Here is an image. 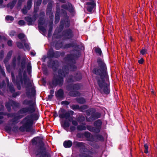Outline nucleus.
Instances as JSON below:
<instances>
[{"mask_svg": "<svg viewBox=\"0 0 157 157\" xmlns=\"http://www.w3.org/2000/svg\"><path fill=\"white\" fill-rule=\"evenodd\" d=\"M70 129L71 132H73L76 129L75 126L71 125L70 126Z\"/></svg>", "mask_w": 157, "mask_h": 157, "instance_id": "bf43d9fd", "label": "nucleus"}, {"mask_svg": "<svg viewBox=\"0 0 157 157\" xmlns=\"http://www.w3.org/2000/svg\"><path fill=\"white\" fill-rule=\"evenodd\" d=\"M66 27H68L70 25V21L69 19L68 18H67L66 21H63V20L61 21L60 22V25L59 26V28H60V31L62 30L64 27V26Z\"/></svg>", "mask_w": 157, "mask_h": 157, "instance_id": "412c9836", "label": "nucleus"}, {"mask_svg": "<svg viewBox=\"0 0 157 157\" xmlns=\"http://www.w3.org/2000/svg\"><path fill=\"white\" fill-rule=\"evenodd\" d=\"M93 109H90L86 110V115L87 116H89L90 114L91 115V114L93 112Z\"/></svg>", "mask_w": 157, "mask_h": 157, "instance_id": "c03bdc74", "label": "nucleus"}, {"mask_svg": "<svg viewBox=\"0 0 157 157\" xmlns=\"http://www.w3.org/2000/svg\"><path fill=\"white\" fill-rule=\"evenodd\" d=\"M85 120V117L84 116H81L78 118V121L79 122H83Z\"/></svg>", "mask_w": 157, "mask_h": 157, "instance_id": "de8ad7c7", "label": "nucleus"}, {"mask_svg": "<svg viewBox=\"0 0 157 157\" xmlns=\"http://www.w3.org/2000/svg\"><path fill=\"white\" fill-rule=\"evenodd\" d=\"M38 119L37 115L36 113L29 115L21 121V123L23 124L22 126L19 128L18 126H14L12 128V131L15 133L18 132L19 131L29 132L32 129L34 121Z\"/></svg>", "mask_w": 157, "mask_h": 157, "instance_id": "7ed1b4c3", "label": "nucleus"}, {"mask_svg": "<svg viewBox=\"0 0 157 157\" xmlns=\"http://www.w3.org/2000/svg\"><path fill=\"white\" fill-rule=\"evenodd\" d=\"M2 112H0V124L2 123L4 121L3 120V117L2 116Z\"/></svg>", "mask_w": 157, "mask_h": 157, "instance_id": "864d4df0", "label": "nucleus"}, {"mask_svg": "<svg viewBox=\"0 0 157 157\" xmlns=\"http://www.w3.org/2000/svg\"><path fill=\"white\" fill-rule=\"evenodd\" d=\"M12 51H10L7 54V56L4 60V63L6 64L9 60L10 59L12 54Z\"/></svg>", "mask_w": 157, "mask_h": 157, "instance_id": "cd10ccee", "label": "nucleus"}, {"mask_svg": "<svg viewBox=\"0 0 157 157\" xmlns=\"http://www.w3.org/2000/svg\"><path fill=\"white\" fill-rule=\"evenodd\" d=\"M17 0H13L12 2L9 3L7 5V7L10 8L11 9L13 8Z\"/></svg>", "mask_w": 157, "mask_h": 157, "instance_id": "2f4dec72", "label": "nucleus"}, {"mask_svg": "<svg viewBox=\"0 0 157 157\" xmlns=\"http://www.w3.org/2000/svg\"><path fill=\"white\" fill-rule=\"evenodd\" d=\"M73 145L75 147L80 148V151L82 152L80 154V157H91L89 155L91 154V152L86 148L85 144L82 142L75 141L73 143Z\"/></svg>", "mask_w": 157, "mask_h": 157, "instance_id": "423d86ee", "label": "nucleus"}, {"mask_svg": "<svg viewBox=\"0 0 157 157\" xmlns=\"http://www.w3.org/2000/svg\"><path fill=\"white\" fill-rule=\"evenodd\" d=\"M95 137L96 138L97 140L100 141H103L104 140V138L103 136L99 134L95 136Z\"/></svg>", "mask_w": 157, "mask_h": 157, "instance_id": "a18cd8bd", "label": "nucleus"}, {"mask_svg": "<svg viewBox=\"0 0 157 157\" xmlns=\"http://www.w3.org/2000/svg\"><path fill=\"white\" fill-rule=\"evenodd\" d=\"M146 50L144 49H143L141 50L140 51V53L142 55H144L146 53Z\"/></svg>", "mask_w": 157, "mask_h": 157, "instance_id": "0e129e2a", "label": "nucleus"}, {"mask_svg": "<svg viewBox=\"0 0 157 157\" xmlns=\"http://www.w3.org/2000/svg\"><path fill=\"white\" fill-rule=\"evenodd\" d=\"M63 36L65 39H70L73 36L72 31L70 29H67L64 31L63 32Z\"/></svg>", "mask_w": 157, "mask_h": 157, "instance_id": "f3484780", "label": "nucleus"}, {"mask_svg": "<svg viewBox=\"0 0 157 157\" xmlns=\"http://www.w3.org/2000/svg\"><path fill=\"white\" fill-rule=\"evenodd\" d=\"M99 69H94L93 72L96 75H99L100 77L98 79L97 83L98 86V90L101 94H108L110 91L109 88V84L105 82L104 78H106L107 68L105 64L102 59L98 58L97 60Z\"/></svg>", "mask_w": 157, "mask_h": 157, "instance_id": "f03ea898", "label": "nucleus"}, {"mask_svg": "<svg viewBox=\"0 0 157 157\" xmlns=\"http://www.w3.org/2000/svg\"><path fill=\"white\" fill-rule=\"evenodd\" d=\"M18 24L19 25L22 26L25 25V22L24 21L20 20L18 21Z\"/></svg>", "mask_w": 157, "mask_h": 157, "instance_id": "4d7b16f0", "label": "nucleus"}, {"mask_svg": "<svg viewBox=\"0 0 157 157\" xmlns=\"http://www.w3.org/2000/svg\"><path fill=\"white\" fill-rule=\"evenodd\" d=\"M47 15H49V17H50V19L52 21V22L53 21V17H54L53 13L52 12H49L48 13V14Z\"/></svg>", "mask_w": 157, "mask_h": 157, "instance_id": "3c124183", "label": "nucleus"}, {"mask_svg": "<svg viewBox=\"0 0 157 157\" xmlns=\"http://www.w3.org/2000/svg\"><path fill=\"white\" fill-rule=\"evenodd\" d=\"M32 101L31 100H29L27 99L24 100L23 101V105H29V106H33V105H32L31 104L32 103Z\"/></svg>", "mask_w": 157, "mask_h": 157, "instance_id": "c9c22d12", "label": "nucleus"}, {"mask_svg": "<svg viewBox=\"0 0 157 157\" xmlns=\"http://www.w3.org/2000/svg\"><path fill=\"white\" fill-rule=\"evenodd\" d=\"M24 83L26 84V94L28 97L31 95H34L36 94V90L34 86L33 85L32 82L29 80L26 83V79L25 78H23Z\"/></svg>", "mask_w": 157, "mask_h": 157, "instance_id": "0eeeda50", "label": "nucleus"}, {"mask_svg": "<svg viewBox=\"0 0 157 157\" xmlns=\"http://www.w3.org/2000/svg\"><path fill=\"white\" fill-rule=\"evenodd\" d=\"M28 10H29L27 9V8L25 6L24 8L21 10V12L25 14L27 13Z\"/></svg>", "mask_w": 157, "mask_h": 157, "instance_id": "8fccbe9b", "label": "nucleus"}, {"mask_svg": "<svg viewBox=\"0 0 157 157\" xmlns=\"http://www.w3.org/2000/svg\"><path fill=\"white\" fill-rule=\"evenodd\" d=\"M102 123L101 121L99 119L96 121L94 123V125L96 129V131L98 132V133H99L100 131Z\"/></svg>", "mask_w": 157, "mask_h": 157, "instance_id": "4be33fe9", "label": "nucleus"}, {"mask_svg": "<svg viewBox=\"0 0 157 157\" xmlns=\"http://www.w3.org/2000/svg\"><path fill=\"white\" fill-rule=\"evenodd\" d=\"M6 106L9 112H10L11 110V106L13 109L15 108H17L19 106V104L12 100L9 101L8 102H6L5 105Z\"/></svg>", "mask_w": 157, "mask_h": 157, "instance_id": "f8f14e48", "label": "nucleus"}, {"mask_svg": "<svg viewBox=\"0 0 157 157\" xmlns=\"http://www.w3.org/2000/svg\"><path fill=\"white\" fill-rule=\"evenodd\" d=\"M63 92L62 89H59L58 91L55 92V95L56 98L58 99H61L63 98Z\"/></svg>", "mask_w": 157, "mask_h": 157, "instance_id": "393cba45", "label": "nucleus"}, {"mask_svg": "<svg viewBox=\"0 0 157 157\" xmlns=\"http://www.w3.org/2000/svg\"><path fill=\"white\" fill-rule=\"evenodd\" d=\"M52 9V5L51 2H49L48 4L47 9V14H48L49 12H52L51 10Z\"/></svg>", "mask_w": 157, "mask_h": 157, "instance_id": "f704fd0d", "label": "nucleus"}, {"mask_svg": "<svg viewBox=\"0 0 157 157\" xmlns=\"http://www.w3.org/2000/svg\"><path fill=\"white\" fill-rule=\"evenodd\" d=\"M49 26H50V28L49 29V30H48V36H49L51 33L52 32V26H51V25L50 24L49 25Z\"/></svg>", "mask_w": 157, "mask_h": 157, "instance_id": "680f3d73", "label": "nucleus"}, {"mask_svg": "<svg viewBox=\"0 0 157 157\" xmlns=\"http://www.w3.org/2000/svg\"><path fill=\"white\" fill-rule=\"evenodd\" d=\"M85 124L84 125H78L77 127L78 130L79 131L85 130L86 129V127L85 126Z\"/></svg>", "mask_w": 157, "mask_h": 157, "instance_id": "e433bc0d", "label": "nucleus"}, {"mask_svg": "<svg viewBox=\"0 0 157 157\" xmlns=\"http://www.w3.org/2000/svg\"><path fill=\"white\" fill-rule=\"evenodd\" d=\"M6 68L7 71L9 72H10L11 71L10 66V65H6Z\"/></svg>", "mask_w": 157, "mask_h": 157, "instance_id": "338daca9", "label": "nucleus"}, {"mask_svg": "<svg viewBox=\"0 0 157 157\" xmlns=\"http://www.w3.org/2000/svg\"><path fill=\"white\" fill-rule=\"evenodd\" d=\"M59 9L57 7L56 13L55 15V24L57 23L60 19V14L59 13Z\"/></svg>", "mask_w": 157, "mask_h": 157, "instance_id": "a878e982", "label": "nucleus"}, {"mask_svg": "<svg viewBox=\"0 0 157 157\" xmlns=\"http://www.w3.org/2000/svg\"><path fill=\"white\" fill-rule=\"evenodd\" d=\"M74 46L73 43H71L66 44L65 45L63 46L62 45V43L59 44L57 43L56 44V48L57 50L59 49L60 48H68L71 47H73Z\"/></svg>", "mask_w": 157, "mask_h": 157, "instance_id": "6ab92c4d", "label": "nucleus"}, {"mask_svg": "<svg viewBox=\"0 0 157 157\" xmlns=\"http://www.w3.org/2000/svg\"><path fill=\"white\" fill-rule=\"evenodd\" d=\"M6 81L7 82V86L9 87L10 91L11 92H13L15 91V90L12 84H9V80L8 79L6 78Z\"/></svg>", "mask_w": 157, "mask_h": 157, "instance_id": "c756f323", "label": "nucleus"}, {"mask_svg": "<svg viewBox=\"0 0 157 157\" xmlns=\"http://www.w3.org/2000/svg\"><path fill=\"white\" fill-rule=\"evenodd\" d=\"M94 49L96 53L101 56L102 54L100 48L98 47H95Z\"/></svg>", "mask_w": 157, "mask_h": 157, "instance_id": "37998d69", "label": "nucleus"}, {"mask_svg": "<svg viewBox=\"0 0 157 157\" xmlns=\"http://www.w3.org/2000/svg\"><path fill=\"white\" fill-rule=\"evenodd\" d=\"M0 72L2 73V75L4 76H5V73L4 71V69L2 68L0 65Z\"/></svg>", "mask_w": 157, "mask_h": 157, "instance_id": "5fc2aeb1", "label": "nucleus"}, {"mask_svg": "<svg viewBox=\"0 0 157 157\" xmlns=\"http://www.w3.org/2000/svg\"><path fill=\"white\" fill-rule=\"evenodd\" d=\"M35 111V108L34 106H29L21 109L17 113H8L7 115L8 117H13L11 121L13 124H15L19 122V120L23 117V114L32 113Z\"/></svg>", "mask_w": 157, "mask_h": 157, "instance_id": "20e7f679", "label": "nucleus"}, {"mask_svg": "<svg viewBox=\"0 0 157 157\" xmlns=\"http://www.w3.org/2000/svg\"><path fill=\"white\" fill-rule=\"evenodd\" d=\"M22 42L24 44V46L27 50H29L30 49L29 44L26 42L25 39H24L22 40Z\"/></svg>", "mask_w": 157, "mask_h": 157, "instance_id": "4c0bfd02", "label": "nucleus"}, {"mask_svg": "<svg viewBox=\"0 0 157 157\" xmlns=\"http://www.w3.org/2000/svg\"><path fill=\"white\" fill-rule=\"evenodd\" d=\"M44 20L43 17H40L38 21V28L39 30L43 33H45L46 31V29L42 26L44 23Z\"/></svg>", "mask_w": 157, "mask_h": 157, "instance_id": "dca6fc26", "label": "nucleus"}, {"mask_svg": "<svg viewBox=\"0 0 157 157\" xmlns=\"http://www.w3.org/2000/svg\"><path fill=\"white\" fill-rule=\"evenodd\" d=\"M25 1V0H18L17 6H18L20 7L22 5V3L23 2H24Z\"/></svg>", "mask_w": 157, "mask_h": 157, "instance_id": "052dcab7", "label": "nucleus"}, {"mask_svg": "<svg viewBox=\"0 0 157 157\" xmlns=\"http://www.w3.org/2000/svg\"><path fill=\"white\" fill-rule=\"evenodd\" d=\"M37 17V15L35 14L33 15V18H31L29 16H27L25 17V19L27 22L28 25H31L34 24Z\"/></svg>", "mask_w": 157, "mask_h": 157, "instance_id": "2eb2a0df", "label": "nucleus"}, {"mask_svg": "<svg viewBox=\"0 0 157 157\" xmlns=\"http://www.w3.org/2000/svg\"><path fill=\"white\" fill-rule=\"evenodd\" d=\"M86 128L87 130L90 132L98 133V132L96 131V129L95 127H93L90 125H87L86 126Z\"/></svg>", "mask_w": 157, "mask_h": 157, "instance_id": "7c9ffc66", "label": "nucleus"}, {"mask_svg": "<svg viewBox=\"0 0 157 157\" xmlns=\"http://www.w3.org/2000/svg\"><path fill=\"white\" fill-rule=\"evenodd\" d=\"M32 0H29L27 4L26 8H27V9L29 10L32 7Z\"/></svg>", "mask_w": 157, "mask_h": 157, "instance_id": "a19ab883", "label": "nucleus"}, {"mask_svg": "<svg viewBox=\"0 0 157 157\" xmlns=\"http://www.w3.org/2000/svg\"><path fill=\"white\" fill-rule=\"evenodd\" d=\"M25 36V35L22 33H20L18 35V38L20 40L24 38Z\"/></svg>", "mask_w": 157, "mask_h": 157, "instance_id": "6e6d98bb", "label": "nucleus"}, {"mask_svg": "<svg viewBox=\"0 0 157 157\" xmlns=\"http://www.w3.org/2000/svg\"><path fill=\"white\" fill-rule=\"evenodd\" d=\"M49 63V67L52 68L54 71L57 70L59 65V63L57 60L50 61Z\"/></svg>", "mask_w": 157, "mask_h": 157, "instance_id": "a211bd4d", "label": "nucleus"}, {"mask_svg": "<svg viewBox=\"0 0 157 157\" xmlns=\"http://www.w3.org/2000/svg\"><path fill=\"white\" fill-rule=\"evenodd\" d=\"M4 56V52L1 51L0 52V59H2Z\"/></svg>", "mask_w": 157, "mask_h": 157, "instance_id": "69168bd1", "label": "nucleus"}, {"mask_svg": "<svg viewBox=\"0 0 157 157\" xmlns=\"http://www.w3.org/2000/svg\"><path fill=\"white\" fill-rule=\"evenodd\" d=\"M88 108L87 105H83L80 106H79V110L82 112H84L85 110Z\"/></svg>", "mask_w": 157, "mask_h": 157, "instance_id": "ea45409f", "label": "nucleus"}, {"mask_svg": "<svg viewBox=\"0 0 157 157\" xmlns=\"http://www.w3.org/2000/svg\"><path fill=\"white\" fill-rule=\"evenodd\" d=\"M144 147L145 148V150H144V152L146 153H148V151H147L148 146L146 144H144Z\"/></svg>", "mask_w": 157, "mask_h": 157, "instance_id": "e2e57ef3", "label": "nucleus"}, {"mask_svg": "<svg viewBox=\"0 0 157 157\" xmlns=\"http://www.w3.org/2000/svg\"><path fill=\"white\" fill-rule=\"evenodd\" d=\"M61 7L63 9L68 10L70 12H73L74 8L70 3H68L67 5L63 4L61 6Z\"/></svg>", "mask_w": 157, "mask_h": 157, "instance_id": "b1692460", "label": "nucleus"}, {"mask_svg": "<svg viewBox=\"0 0 157 157\" xmlns=\"http://www.w3.org/2000/svg\"><path fill=\"white\" fill-rule=\"evenodd\" d=\"M42 0H37L36 2H34V13H36L37 12L38 9V7L39 6L41 3Z\"/></svg>", "mask_w": 157, "mask_h": 157, "instance_id": "bb28decb", "label": "nucleus"}, {"mask_svg": "<svg viewBox=\"0 0 157 157\" xmlns=\"http://www.w3.org/2000/svg\"><path fill=\"white\" fill-rule=\"evenodd\" d=\"M76 100L77 102L81 104H82L86 102L85 100L82 97H79L76 98Z\"/></svg>", "mask_w": 157, "mask_h": 157, "instance_id": "72a5a7b5", "label": "nucleus"}, {"mask_svg": "<svg viewBox=\"0 0 157 157\" xmlns=\"http://www.w3.org/2000/svg\"><path fill=\"white\" fill-rule=\"evenodd\" d=\"M86 5L87 6V10L89 12H91L96 6V4L93 1L91 2H87L86 3Z\"/></svg>", "mask_w": 157, "mask_h": 157, "instance_id": "5701e85b", "label": "nucleus"}, {"mask_svg": "<svg viewBox=\"0 0 157 157\" xmlns=\"http://www.w3.org/2000/svg\"><path fill=\"white\" fill-rule=\"evenodd\" d=\"M71 108L73 110L76 109L79 110V106L78 105H73L71 106Z\"/></svg>", "mask_w": 157, "mask_h": 157, "instance_id": "09e8293b", "label": "nucleus"}, {"mask_svg": "<svg viewBox=\"0 0 157 157\" xmlns=\"http://www.w3.org/2000/svg\"><path fill=\"white\" fill-rule=\"evenodd\" d=\"M59 116L61 118L67 119L70 117L69 113L64 109H61L59 112Z\"/></svg>", "mask_w": 157, "mask_h": 157, "instance_id": "4468645a", "label": "nucleus"}, {"mask_svg": "<svg viewBox=\"0 0 157 157\" xmlns=\"http://www.w3.org/2000/svg\"><path fill=\"white\" fill-rule=\"evenodd\" d=\"M73 117H70L68 119V121L65 120L63 122H61V124L62 127L67 131H68V128L70 125V123L69 121L71 122L73 125L76 126L78 124V122L76 120H73Z\"/></svg>", "mask_w": 157, "mask_h": 157, "instance_id": "6e6552de", "label": "nucleus"}, {"mask_svg": "<svg viewBox=\"0 0 157 157\" xmlns=\"http://www.w3.org/2000/svg\"><path fill=\"white\" fill-rule=\"evenodd\" d=\"M72 144V141L70 140L65 141L63 144V146L65 148H69L71 146Z\"/></svg>", "mask_w": 157, "mask_h": 157, "instance_id": "c85d7f7f", "label": "nucleus"}, {"mask_svg": "<svg viewBox=\"0 0 157 157\" xmlns=\"http://www.w3.org/2000/svg\"><path fill=\"white\" fill-rule=\"evenodd\" d=\"M84 136L87 138L88 140L92 141V137L93 136L91 135L90 133L88 132H85L84 133Z\"/></svg>", "mask_w": 157, "mask_h": 157, "instance_id": "473e14b6", "label": "nucleus"}, {"mask_svg": "<svg viewBox=\"0 0 157 157\" xmlns=\"http://www.w3.org/2000/svg\"><path fill=\"white\" fill-rule=\"evenodd\" d=\"M80 87V86L78 84H70L68 87V89L71 90L69 93L70 95L73 97L79 96L80 93L76 90H79Z\"/></svg>", "mask_w": 157, "mask_h": 157, "instance_id": "1a4fd4ad", "label": "nucleus"}, {"mask_svg": "<svg viewBox=\"0 0 157 157\" xmlns=\"http://www.w3.org/2000/svg\"><path fill=\"white\" fill-rule=\"evenodd\" d=\"M16 57H14L12 60V63H11V66L13 67V68L15 69L16 66Z\"/></svg>", "mask_w": 157, "mask_h": 157, "instance_id": "79ce46f5", "label": "nucleus"}, {"mask_svg": "<svg viewBox=\"0 0 157 157\" xmlns=\"http://www.w3.org/2000/svg\"><path fill=\"white\" fill-rule=\"evenodd\" d=\"M59 52L57 51L54 52L53 49L51 48L48 51V56L50 58H52L55 57L57 58L58 56L57 55H59Z\"/></svg>", "mask_w": 157, "mask_h": 157, "instance_id": "aec40b11", "label": "nucleus"}, {"mask_svg": "<svg viewBox=\"0 0 157 157\" xmlns=\"http://www.w3.org/2000/svg\"><path fill=\"white\" fill-rule=\"evenodd\" d=\"M5 19L9 22H11L13 21L14 18L12 16L8 15L6 17Z\"/></svg>", "mask_w": 157, "mask_h": 157, "instance_id": "58836bf2", "label": "nucleus"}, {"mask_svg": "<svg viewBox=\"0 0 157 157\" xmlns=\"http://www.w3.org/2000/svg\"><path fill=\"white\" fill-rule=\"evenodd\" d=\"M73 54L67 55L65 58V60L69 63L67 66H64L62 69H59L57 75L55 73L54 74L52 81L53 86H62L63 83L64 78L67 76L69 71H73L76 70V67L75 65L76 63L75 59L79 56L80 52L79 50H77L73 51Z\"/></svg>", "mask_w": 157, "mask_h": 157, "instance_id": "f257e3e1", "label": "nucleus"}, {"mask_svg": "<svg viewBox=\"0 0 157 157\" xmlns=\"http://www.w3.org/2000/svg\"><path fill=\"white\" fill-rule=\"evenodd\" d=\"M101 114L100 113L96 112L95 110L93 109V112L91 116L88 118H86V121L90 122L93 121L101 117Z\"/></svg>", "mask_w": 157, "mask_h": 157, "instance_id": "ddd939ff", "label": "nucleus"}, {"mask_svg": "<svg viewBox=\"0 0 157 157\" xmlns=\"http://www.w3.org/2000/svg\"><path fill=\"white\" fill-rule=\"evenodd\" d=\"M31 68L32 67L31 63L30 62L28 63L27 65V71L29 73L30 72L31 70Z\"/></svg>", "mask_w": 157, "mask_h": 157, "instance_id": "49530a36", "label": "nucleus"}, {"mask_svg": "<svg viewBox=\"0 0 157 157\" xmlns=\"http://www.w3.org/2000/svg\"><path fill=\"white\" fill-rule=\"evenodd\" d=\"M17 47L19 48H23L24 47L23 45L21 42H18L17 43Z\"/></svg>", "mask_w": 157, "mask_h": 157, "instance_id": "603ef678", "label": "nucleus"}, {"mask_svg": "<svg viewBox=\"0 0 157 157\" xmlns=\"http://www.w3.org/2000/svg\"><path fill=\"white\" fill-rule=\"evenodd\" d=\"M37 141V138H34L32 140V142L33 144H35L36 142Z\"/></svg>", "mask_w": 157, "mask_h": 157, "instance_id": "774afa93", "label": "nucleus"}, {"mask_svg": "<svg viewBox=\"0 0 157 157\" xmlns=\"http://www.w3.org/2000/svg\"><path fill=\"white\" fill-rule=\"evenodd\" d=\"M37 157H48L47 153L45 148L43 146H41L35 152Z\"/></svg>", "mask_w": 157, "mask_h": 157, "instance_id": "9d476101", "label": "nucleus"}, {"mask_svg": "<svg viewBox=\"0 0 157 157\" xmlns=\"http://www.w3.org/2000/svg\"><path fill=\"white\" fill-rule=\"evenodd\" d=\"M20 92L19 91H18L17 92H16V93H14L13 95L12 96L13 97L15 98L16 97H17V96H18L20 95Z\"/></svg>", "mask_w": 157, "mask_h": 157, "instance_id": "13d9d810", "label": "nucleus"}, {"mask_svg": "<svg viewBox=\"0 0 157 157\" xmlns=\"http://www.w3.org/2000/svg\"><path fill=\"white\" fill-rule=\"evenodd\" d=\"M82 78V75L80 72L77 73L74 77L69 75L67 78V80L68 82H74L81 79Z\"/></svg>", "mask_w": 157, "mask_h": 157, "instance_id": "9b49d317", "label": "nucleus"}, {"mask_svg": "<svg viewBox=\"0 0 157 157\" xmlns=\"http://www.w3.org/2000/svg\"><path fill=\"white\" fill-rule=\"evenodd\" d=\"M26 59V56L24 57L22 59L21 63L22 70H20L19 71L18 76H17L16 80L13 73V72L11 73L12 82L14 84H16L17 85V88L19 90L21 88V84H22L23 82L22 72L25 68Z\"/></svg>", "mask_w": 157, "mask_h": 157, "instance_id": "39448f33", "label": "nucleus"}]
</instances>
